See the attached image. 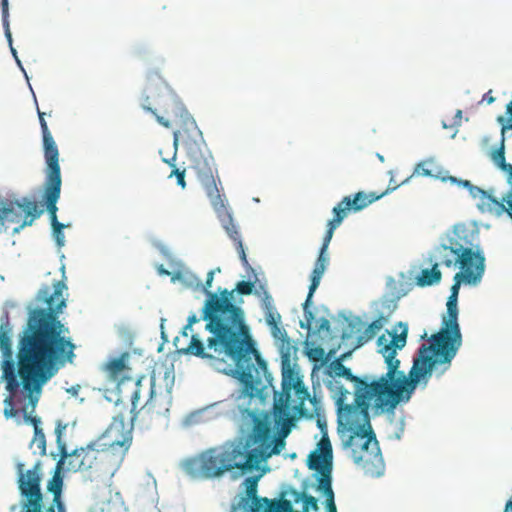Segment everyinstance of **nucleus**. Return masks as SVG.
I'll use <instances>...</instances> for the list:
<instances>
[{
    "mask_svg": "<svg viewBox=\"0 0 512 512\" xmlns=\"http://www.w3.org/2000/svg\"><path fill=\"white\" fill-rule=\"evenodd\" d=\"M39 122L43 136L44 158L47 164L46 178L44 182L43 200L50 214L51 222L57 219V201L61 193V169L59 165V150L44 118L45 113L37 109Z\"/></svg>",
    "mask_w": 512,
    "mask_h": 512,
    "instance_id": "11",
    "label": "nucleus"
},
{
    "mask_svg": "<svg viewBox=\"0 0 512 512\" xmlns=\"http://www.w3.org/2000/svg\"><path fill=\"white\" fill-rule=\"evenodd\" d=\"M392 284L394 285V288H396V282L392 281Z\"/></svg>",
    "mask_w": 512,
    "mask_h": 512,
    "instance_id": "50",
    "label": "nucleus"
},
{
    "mask_svg": "<svg viewBox=\"0 0 512 512\" xmlns=\"http://www.w3.org/2000/svg\"><path fill=\"white\" fill-rule=\"evenodd\" d=\"M456 118L458 119L456 121L457 124H460V121H461V118H462V111L461 110H457L456 112Z\"/></svg>",
    "mask_w": 512,
    "mask_h": 512,
    "instance_id": "47",
    "label": "nucleus"
},
{
    "mask_svg": "<svg viewBox=\"0 0 512 512\" xmlns=\"http://www.w3.org/2000/svg\"><path fill=\"white\" fill-rule=\"evenodd\" d=\"M66 284L57 280L52 286L44 285L35 296V308L29 309L26 326L19 338L16 360L18 376L25 395L14 398V409L23 414L25 423L34 432L42 430L40 417L33 415L42 387L67 363L75 358V344L69 337V328L59 315L66 307L63 292Z\"/></svg>",
    "mask_w": 512,
    "mask_h": 512,
    "instance_id": "1",
    "label": "nucleus"
},
{
    "mask_svg": "<svg viewBox=\"0 0 512 512\" xmlns=\"http://www.w3.org/2000/svg\"><path fill=\"white\" fill-rule=\"evenodd\" d=\"M332 378L326 382L327 388L333 393L337 410L339 398L342 397L348 406L372 404L375 410L392 412L397 407L389 387L382 380H371L369 376H354L351 370L342 363L341 358L333 360L327 367Z\"/></svg>",
    "mask_w": 512,
    "mask_h": 512,
    "instance_id": "5",
    "label": "nucleus"
},
{
    "mask_svg": "<svg viewBox=\"0 0 512 512\" xmlns=\"http://www.w3.org/2000/svg\"><path fill=\"white\" fill-rule=\"evenodd\" d=\"M136 409L137 407L134 409L132 403L131 407H128L130 420L135 421L137 418H140L141 421L147 424H150L154 420L166 416L169 411V409L165 406L163 398L157 396L152 388L150 391V397L146 403L138 411H136Z\"/></svg>",
    "mask_w": 512,
    "mask_h": 512,
    "instance_id": "23",
    "label": "nucleus"
},
{
    "mask_svg": "<svg viewBox=\"0 0 512 512\" xmlns=\"http://www.w3.org/2000/svg\"><path fill=\"white\" fill-rule=\"evenodd\" d=\"M385 323L381 321V319L376 318L373 322H371L358 336L357 343L359 346L364 345L365 343L372 340L378 332L383 328Z\"/></svg>",
    "mask_w": 512,
    "mask_h": 512,
    "instance_id": "31",
    "label": "nucleus"
},
{
    "mask_svg": "<svg viewBox=\"0 0 512 512\" xmlns=\"http://www.w3.org/2000/svg\"><path fill=\"white\" fill-rule=\"evenodd\" d=\"M136 409L137 407L134 409L132 403L131 407H128L130 420L135 421L137 418H140L141 421L147 424H150L154 420L166 416L169 411V409L165 406L163 398L157 396L152 388L150 391V397L146 403L138 411H136Z\"/></svg>",
    "mask_w": 512,
    "mask_h": 512,
    "instance_id": "24",
    "label": "nucleus"
},
{
    "mask_svg": "<svg viewBox=\"0 0 512 512\" xmlns=\"http://www.w3.org/2000/svg\"><path fill=\"white\" fill-rule=\"evenodd\" d=\"M31 444L36 445L41 454L46 453V439L43 430H37V432H34Z\"/></svg>",
    "mask_w": 512,
    "mask_h": 512,
    "instance_id": "37",
    "label": "nucleus"
},
{
    "mask_svg": "<svg viewBox=\"0 0 512 512\" xmlns=\"http://www.w3.org/2000/svg\"><path fill=\"white\" fill-rule=\"evenodd\" d=\"M407 332V326L404 325L400 334L391 335V340L385 335H381L377 340L378 351L383 355L387 369L381 378L389 387V392L396 405L402 401H408L419 383L423 382L426 386L433 374L440 377L448 371L458 352L446 338L435 339L432 334L428 338V343H424L418 348L413 358V365L406 375L399 369L400 360L396 354L398 349L405 346Z\"/></svg>",
    "mask_w": 512,
    "mask_h": 512,
    "instance_id": "4",
    "label": "nucleus"
},
{
    "mask_svg": "<svg viewBox=\"0 0 512 512\" xmlns=\"http://www.w3.org/2000/svg\"><path fill=\"white\" fill-rule=\"evenodd\" d=\"M235 290L223 289L220 295L207 292L208 299L203 308V319L207 321L206 330L211 333L204 345L198 335H192L185 354L202 359H231L238 371L245 390L251 395L256 390L252 373L253 358L259 359L254 347L250 329L245 323L242 308L232 303Z\"/></svg>",
    "mask_w": 512,
    "mask_h": 512,
    "instance_id": "2",
    "label": "nucleus"
},
{
    "mask_svg": "<svg viewBox=\"0 0 512 512\" xmlns=\"http://www.w3.org/2000/svg\"><path fill=\"white\" fill-rule=\"evenodd\" d=\"M264 308H265V320L266 323L273 329H278V323L281 319V316L279 313L275 311V308L272 305V298L268 294L267 291H264Z\"/></svg>",
    "mask_w": 512,
    "mask_h": 512,
    "instance_id": "30",
    "label": "nucleus"
},
{
    "mask_svg": "<svg viewBox=\"0 0 512 512\" xmlns=\"http://www.w3.org/2000/svg\"><path fill=\"white\" fill-rule=\"evenodd\" d=\"M427 337V333L425 332L423 335H422V338H426Z\"/></svg>",
    "mask_w": 512,
    "mask_h": 512,
    "instance_id": "49",
    "label": "nucleus"
},
{
    "mask_svg": "<svg viewBox=\"0 0 512 512\" xmlns=\"http://www.w3.org/2000/svg\"><path fill=\"white\" fill-rule=\"evenodd\" d=\"M176 125L178 129L173 133L174 150L177 151L178 145L184 147L191 168L195 170L208 198L214 205H217L219 189L213 174V157L207 148L202 132L190 113Z\"/></svg>",
    "mask_w": 512,
    "mask_h": 512,
    "instance_id": "7",
    "label": "nucleus"
},
{
    "mask_svg": "<svg viewBox=\"0 0 512 512\" xmlns=\"http://www.w3.org/2000/svg\"><path fill=\"white\" fill-rule=\"evenodd\" d=\"M254 283L250 281H240L237 283L235 290L242 295H250L253 292Z\"/></svg>",
    "mask_w": 512,
    "mask_h": 512,
    "instance_id": "39",
    "label": "nucleus"
},
{
    "mask_svg": "<svg viewBox=\"0 0 512 512\" xmlns=\"http://www.w3.org/2000/svg\"><path fill=\"white\" fill-rule=\"evenodd\" d=\"M326 505H327L328 512H337L334 498L327 499Z\"/></svg>",
    "mask_w": 512,
    "mask_h": 512,
    "instance_id": "44",
    "label": "nucleus"
},
{
    "mask_svg": "<svg viewBox=\"0 0 512 512\" xmlns=\"http://www.w3.org/2000/svg\"><path fill=\"white\" fill-rule=\"evenodd\" d=\"M115 407L117 411L113 415L110 425L95 441L121 464L132 443L134 421L130 420L128 405L123 403V399H118Z\"/></svg>",
    "mask_w": 512,
    "mask_h": 512,
    "instance_id": "12",
    "label": "nucleus"
},
{
    "mask_svg": "<svg viewBox=\"0 0 512 512\" xmlns=\"http://www.w3.org/2000/svg\"><path fill=\"white\" fill-rule=\"evenodd\" d=\"M42 210H38L35 201L23 198L22 201L0 202V233L15 224L13 233H19L24 227L31 226L40 217Z\"/></svg>",
    "mask_w": 512,
    "mask_h": 512,
    "instance_id": "16",
    "label": "nucleus"
},
{
    "mask_svg": "<svg viewBox=\"0 0 512 512\" xmlns=\"http://www.w3.org/2000/svg\"><path fill=\"white\" fill-rule=\"evenodd\" d=\"M119 466L120 464L113 459L109 452L98 445L96 441L86 447L77 448L71 453L66 451L65 445L60 446L58 470L80 472L85 478L93 480L113 474Z\"/></svg>",
    "mask_w": 512,
    "mask_h": 512,
    "instance_id": "10",
    "label": "nucleus"
},
{
    "mask_svg": "<svg viewBox=\"0 0 512 512\" xmlns=\"http://www.w3.org/2000/svg\"><path fill=\"white\" fill-rule=\"evenodd\" d=\"M142 106L155 116L160 125L166 128L176 125L189 114L184 104L168 93L153 92L145 97Z\"/></svg>",
    "mask_w": 512,
    "mask_h": 512,
    "instance_id": "17",
    "label": "nucleus"
},
{
    "mask_svg": "<svg viewBox=\"0 0 512 512\" xmlns=\"http://www.w3.org/2000/svg\"><path fill=\"white\" fill-rule=\"evenodd\" d=\"M52 229H53V237L57 243L58 246H63L65 242V236L63 233V229L65 227L64 224L60 223L59 221L51 222Z\"/></svg>",
    "mask_w": 512,
    "mask_h": 512,
    "instance_id": "36",
    "label": "nucleus"
},
{
    "mask_svg": "<svg viewBox=\"0 0 512 512\" xmlns=\"http://www.w3.org/2000/svg\"><path fill=\"white\" fill-rule=\"evenodd\" d=\"M56 467L55 474L49 480L47 489L52 494L46 501L41 491L42 469L37 461L31 469H25L23 463L16 464L17 484L20 492L19 512H66L62 500L63 479Z\"/></svg>",
    "mask_w": 512,
    "mask_h": 512,
    "instance_id": "8",
    "label": "nucleus"
},
{
    "mask_svg": "<svg viewBox=\"0 0 512 512\" xmlns=\"http://www.w3.org/2000/svg\"><path fill=\"white\" fill-rule=\"evenodd\" d=\"M330 328V323L327 319L325 318H322L321 319V324L319 326V330H329Z\"/></svg>",
    "mask_w": 512,
    "mask_h": 512,
    "instance_id": "45",
    "label": "nucleus"
},
{
    "mask_svg": "<svg viewBox=\"0 0 512 512\" xmlns=\"http://www.w3.org/2000/svg\"><path fill=\"white\" fill-rule=\"evenodd\" d=\"M402 295H391L384 296L379 302V308L377 309V318L381 319L383 323H386L391 315L395 312L398 307V301Z\"/></svg>",
    "mask_w": 512,
    "mask_h": 512,
    "instance_id": "28",
    "label": "nucleus"
},
{
    "mask_svg": "<svg viewBox=\"0 0 512 512\" xmlns=\"http://www.w3.org/2000/svg\"><path fill=\"white\" fill-rule=\"evenodd\" d=\"M292 390L295 391V394L296 396L298 397V399L300 400L301 404H303V402L309 398V392L308 390L304 387L302 381L299 382V387L296 386V387H293Z\"/></svg>",
    "mask_w": 512,
    "mask_h": 512,
    "instance_id": "40",
    "label": "nucleus"
},
{
    "mask_svg": "<svg viewBox=\"0 0 512 512\" xmlns=\"http://www.w3.org/2000/svg\"><path fill=\"white\" fill-rule=\"evenodd\" d=\"M1 8H2V22H3L4 29H5V36L7 37V40L9 41L10 46H12V36H11V32H10V28H9V21H8V17H9L8 0L1 1ZM11 52L14 55L18 64H20V61L16 54V50L13 47H11Z\"/></svg>",
    "mask_w": 512,
    "mask_h": 512,
    "instance_id": "34",
    "label": "nucleus"
},
{
    "mask_svg": "<svg viewBox=\"0 0 512 512\" xmlns=\"http://www.w3.org/2000/svg\"><path fill=\"white\" fill-rule=\"evenodd\" d=\"M243 418L252 424L248 437L226 442L220 447L210 448L185 463V470L193 477L212 479L225 472L239 469L252 470L273 454H278L284 445L274 441L269 416L246 409Z\"/></svg>",
    "mask_w": 512,
    "mask_h": 512,
    "instance_id": "3",
    "label": "nucleus"
},
{
    "mask_svg": "<svg viewBox=\"0 0 512 512\" xmlns=\"http://www.w3.org/2000/svg\"><path fill=\"white\" fill-rule=\"evenodd\" d=\"M197 321H198V318L196 317V315H192V316H190V317L188 318V324L184 327V332H183V334H184L185 336H187V330H188V329H191L192 325H193L194 323H196Z\"/></svg>",
    "mask_w": 512,
    "mask_h": 512,
    "instance_id": "42",
    "label": "nucleus"
},
{
    "mask_svg": "<svg viewBox=\"0 0 512 512\" xmlns=\"http://www.w3.org/2000/svg\"><path fill=\"white\" fill-rule=\"evenodd\" d=\"M438 267L439 263H433L432 268L423 269L417 277V284L421 287H425L438 283L442 277Z\"/></svg>",
    "mask_w": 512,
    "mask_h": 512,
    "instance_id": "29",
    "label": "nucleus"
},
{
    "mask_svg": "<svg viewBox=\"0 0 512 512\" xmlns=\"http://www.w3.org/2000/svg\"><path fill=\"white\" fill-rule=\"evenodd\" d=\"M176 155H177L176 150H174L173 155L171 156V158L163 157L162 160H163V162L169 164L173 168L168 177L171 178V177L175 176L176 180H177V184L182 189H184L186 187L185 169L180 170L179 168L176 167V163H175Z\"/></svg>",
    "mask_w": 512,
    "mask_h": 512,
    "instance_id": "32",
    "label": "nucleus"
},
{
    "mask_svg": "<svg viewBox=\"0 0 512 512\" xmlns=\"http://www.w3.org/2000/svg\"><path fill=\"white\" fill-rule=\"evenodd\" d=\"M482 101H485L487 104H492L495 101V97L492 96V90L483 95Z\"/></svg>",
    "mask_w": 512,
    "mask_h": 512,
    "instance_id": "43",
    "label": "nucleus"
},
{
    "mask_svg": "<svg viewBox=\"0 0 512 512\" xmlns=\"http://www.w3.org/2000/svg\"><path fill=\"white\" fill-rule=\"evenodd\" d=\"M258 477H248L244 480L247 499L253 501L252 512H297L287 499L269 500L257 497Z\"/></svg>",
    "mask_w": 512,
    "mask_h": 512,
    "instance_id": "22",
    "label": "nucleus"
},
{
    "mask_svg": "<svg viewBox=\"0 0 512 512\" xmlns=\"http://www.w3.org/2000/svg\"><path fill=\"white\" fill-rule=\"evenodd\" d=\"M86 512H124L121 505L111 501H98L88 508Z\"/></svg>",
    "mask_w": 512,
    "mask_h": 512,
    "instance_id": "33",
    "label": "nucleus"
},
{
    "mask_svg": "<svg viewBox=\"0 0 512 512\" xmlns=\"http://www.w3.org/2000/svg\"><path fill=\"white\" fill-rule=\"evenodd\" d=\"M334 231H335L334 229H331L330 227L327 226V230H326V233L323 238V242H322V245H321V248L319 251L318 258L315 262L314 269L311 273V283L309 286V292H308L306 301L303 304L304 316H305V320L307 322L308 327H310V325L314 319V314L309 309V306H310L313 294L316 291V289L318 288L320 281L322 279V276L329 264L328 247H329L330 241L333 237Z\"/></svg>",
    "mask_w": 512,
    "mask_h": 512,
    "instance_id": "20",
    "label": "nucleus"
},
{
    "mask_svg": "<svg viewBox=\"0 0 512 512\" xmlns=\"http://www.w3.org/2000/svg\"><path fill=\"white\" fill-rule=\"evenodd\" d=\"M382 195L383 194L375 195L374 193L365 194L363 192H358L353 196L344 197L333 208L334 216L328 221L327 226L336 230L341 225L342 221L348 216L350 211H360L369 204L378 200Z\"/></svg>",
    "mask_w": 512,
    "mask_h": 512,
    "instance_id": "21",
    "label": "nucleus"
},
{
    "mask_svg": "<svg viewBox=\"0 0 512 512\" xmlns=\"http://www.w3.org/2000/svg\"><path fill=\"white\" fill-rule=\"evenodd\" d=\"M333 451L328 436L323 435L314 450L308 457V468L320 473L318 490L322 491L327 499L334 498L331 484Z\"/></svg>",
    "mask_w": 512,
    "mask_h": 512,
    "instance_id": "18",
    "label": "nucleus"
},
{
    "mask_svg": "<svg viewBox=\"0 0 512 512\" xmlns=\"http://www.w3.org/2000/svg\"><path fill=\"white\" fill-rule=\"evenodd\" d=\"M473 234L464 227H455L446 234L443 241L434 248L430 255V262L439 263V265L448 268L455 267L457 264L460 269L466 271L468 280L473 279L472 267H476L478 262L485 264V257L479 248L473 249V243L470 239Z\"/></svg>",
    "mask_w": 512,
    "mask_h": 512,
    "instance_id": "9",
    "label": "nucleus"
},
{
    "mask_svg": "<svg viewBox=\"0 0 512 512\" xmlns=\"http://www.w3.org/2000/svg\"><path fill=\"white\" fill-rule=\"evenodd\" d=\"M416 172L422 176L435 178L442 182H447L450 176L449 171L433 159H428L419 163L416 167Z\"/></svg>",
    "mask_w": 512,
    "mask_h": 512,
    "instance_id": "27",
    "label": "nucleus"
},
{
    "mask_svg": "<svg viewBox=\"0 0 512 512\" xmlns=\"http://www.w3.org/2000/svg\"><path fill=\"white\" fill-rule=\"evenodd\" d=\"M506 114L508 115V119L506 121L505 117L499 115L497 117V122L502 125L501 127V139L505 140V133L508 130H512V100L506 106Z\"/></svg>",
    "mask_w": 512,
    "mask_h": 512,
    "instance_id": "35",
    "label": "nucleus"
},
{
    "mask_svg": "<svg viewBox=\"0 0 512 512\" xmlns=\"http://www.w3.org/2000/svg\"><path fill=\"white\" fill-rule=\"evenodd\" d=\"M13 327L10 323L9 314L5 312L0 317V351L2 353V361L0 368L2 370V378L6 382V390L9 395L4 400V416L9 419L13 418L18 411L14 409V398L19 389L18 366L13 359L12 349Z\"/></svg>",
    "mask_w": 512,
    "mask_h": 512,
    "instance_id": "13",
    "label": "nucleus"
},
{
    "mask_svg": "<svg viewBox=\"0 0 512 512\" xmlns=\"http://www.w3.org/2000/svg\"><path fill=\"white\" fill-rule=\"evenodd\" d=\"M490 159L493 164L507 175V182L511 185V190L504 198L508 208L503 202L497 200L490 192L479 188L474 189L473 198L477 199V207L482 213H488L496 217L507 213L512 219V164L507 163L504 156V139H500L499 147L490 152Z\"/></svg>",
    "mask_w": 512,
    "mask_h": 512,
    "instance_id": "15",
    "label": "nucleus"
},
{
    "mask_svg": "<svg viewBox=\"0 0 512 512\" xmlns=\"http://www.w3.org/2000/svg\"><path fill=\"white\" fill-rule=\"evenodd\" d=\"M485 270V264L478 262L476 267H472L473 279L468 280L466 277V271L461 270L456 273L454 276L455 283L451 287V295L449 296L446 306L447 312L446 315L443 316L442 325L440 330L434 334L435 339H444L446 338L452 346L459 351L462 345V334L460 331V326L458 323V307H457V297L460 288L461 281L465 283H478Z\"/></svg>",
    "mask_w": 512,
    "mask_h": 512,
    "instance_id": "14",
    "label": "nucleus"
},
{
    "mask_svg": "<svg viewBox=\"0 0 512 512\" xmlns=\"http://www.w3.org/2000/svg\"><path fill=\"white\" fill-rule=\"evenodd\" d=\"M214 274H215L214 270L209 271L208 274H207V278H206L205 284L203 286V289H204L206 294H207V292H210L209 289L212 286V282H213V279H214Z\"/></svg>",
    "mask_w": 512,
    "mask_h": 512,
    "instance_id": "41",
    "label": "nucleus"
},
{
    "mask_svg": "<svg viewBox=\"0 0 512 512\" xmlns=\"http://www.w3.org/2000/svg\"><path fill=\"white\" fill-rule=\"evenodd\" d=\"M127 356V353H124L120 357L108 361L105 365V371L109 379L116 383L121 399L124 397L127 386H131L129 399L135 409L141 396V380L144 376L134 379L128 375L130 368L126 365Z\"/></svg>",
    "mask_w": 512,
    "mask_h": 512,
    "instance_id": "19",
    "label": "nucleus"
},
{
    "mask_svg": "<svg viewBox=\"0 0 512 512\" xmlns=\"http://www.w3.org/2000/svg\"><path fill=\"white\" fill-rule=\"evenodd\" d=\"M512 511V501H508L505 506V512Z\"/></svg>",
    "mask_w": 512,
    "mask_h": 512,
    "instance_id": "48",
    "label": "nucleus"
},
{
    "mask_svg": "<svg viewBox=\"0 0 512 512\" xmlns=\"http://www.w3.org/2000/svg\"><path fill=\"white\" fill-rule=\"evenodd\" d=\"M371 404L348 406L339 398L337 421L340 438L350 452L356 464L363 467L381 465V453L378 441L370 424L369 408Z\"/></svg>",
    "mask_w": 512,
    "mask_h": 512,
    "instance_id": "6",
    "label": "nucleus"
},
{
    "mask_svg": "<svg viewBox=\"0 0 512 512\" xmlns=\"http://www.w3.org/2000/svg\"><path fill=\"white\" fill-rule=\"evenodd\" d=\"M214 209L217 211L220 221L222 223L223 228L229 235V237L235 242L236 249L240 255V259L244 266H249L246 253L243 247V243L241 240L240 233L235 225L231 214L226 210L221 195L219 194V200L217 205H214L212 202Z\"/></svg>",
    "mask_w": 512,
    "mask_h": 512,
    "instance_id": "25",
    "label": "nucleus"
},
{
    "mask_svg": "<svg viewBox=\"0 0 512 512\" xmlns=\"http://www.w3.org/2000/svg\"><path fill=\"white\" fill-rule=\"evenodd\" d=\"M450 183L452 184H457L459 186H462L466 189H468L470 195L473 197V195L475 194L474 193V189H479L480 187L478 186H475L473 185L469 180H462V179H458L454 176H449L448 180Z\"/></svg>",
    "mask_w": 512,
    "mask_h": 512,
    "instance_id": "38",
    "label": "nucleus"
},
{
    "mask_svg": "<svg viewBox=\"0 0 512 512\" xmlns=\"http://www.w3.org/2000/svg\"><path fill=\"white\" fill-rule=\"evenodd\" d=\"M158 271H159V273H160L161 275H169V274H170V273H169V271H168V270H166V269L163 267V265H160V267L158 268Z\"/></svg>",
    "mask_w": 512,
    "mask_h": 512,
    "instance_id": "46",
    "label": "nucleus"
},
{
    "mask_svg": "<svg viewBox=\"0 0 512 512\" xmlns=\"http://www.w3.org/2000/svg\"><path fill=\"white\" fill-rule=\"evenodd\" d=\"M300 378L298 377L297 373L294 371V369L291 367V361H290V353L287 351L286 353L282 354V391L279 396V402L284 405L288 406L289 401L291 398V391L293 387L298 386Z\"/></svg>",
    "mask_w": 512,
    "mask_h": 512,
    "instance_id": "26",
    "label": "nucleus"
}]
</instances>
